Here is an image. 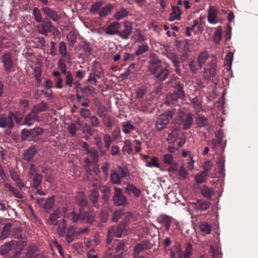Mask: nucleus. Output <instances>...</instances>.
<instances>
[{"label":"nucleus","instance_id":"obj_47","mask_svg":"<svg viewBox=\"0 0 258 258\" xmlns=\"http://www.w3.org/2000/svg\"><path fill=\"white\" fill-rule=\"evenodd\" d=\"M188 173L184 167V166H181L178 169V174L177 178L181 180H185L188 176Z\"/></svg>","mask_w":258,"mask_h":258},{"label":"nucleus","instance_id":"obj_46","mask_svg":"<svg viewBox=\"0 0 258 258\" xmlns=\"http://www.w3.org/2000/svg\"><path fill=\"white\" fill-rule=\"evenodd\" d=\"M222 29L219 26L216 28L213 36V41L215 43H219L222 37Z\"/></svg>","mask_w":258,"mask_h":258},{"label":"nucleus","instance_id":"obj_11","mask_svg":"<svg viewBox=\"0 0 258 258\" xmlns=\"http://www.w3.org/2000/svg\"><path fill=\"white\" fill-rule=\"evenodd\" d=\"M52 24L50 21L43 20L37 26V31L41 34L47 35L52 31Z\"/></svg>","mask_w":258,"mask_h":258},{"label":"nucleus","instance_id":"obj_43","mask_svg":"<svg viewBox=\"0 0 258 258\" xmlns=\"http://www.w3.org/2000/svg\"><path fill=\"white\" fill-rule=\"evenodd\" d=\"M82 93L86 96L94 95L97 94L95 89L91 86H86L81 88Z\"/></svg>","mask_w":258,"mask_h":258},{"label":"nucleus","instance_id":"obj_60","mask_svg":"<svg viewBox=\"0 0 258 258\" xmlns=\"http://www.w3.org/2000/svg\"><path fill=\"white\" fill-rule=\"evenodd\" d=\"M148 45L146 43H144L140 45L138 49L136 51V54L137 55H140L142 54L144 52H146L148 50Z\"/></svg>","mask_w":258,"mask_h":258},{"label":"nucleus","instance_id":"obj_21","mask_svg":"<svg viewBox=\"0 0 258 258\" xmlns=\"http://www.w3.org/2000/svg\"><path fill=\"white\" fill-rule=\"evenodd\" d=\"M12 232L15 238L21 239L23 243H26V239L25 236H23L22 230L19 227L13 226L12 229Z\"/></svg>","mask_w":258,"mask_h":258},{"label":"nucleus","instance_id":"obj_23","mask_svg":"<svg viewBox=\"0 0 258 258\" xmlns=\"http://www.w3.org/2000/svg\"><path fill=\"white\" fill-rule=\"evenodd\" d=\"M181 11L178 6L172 7V12L170 14V16L169 21L170 22L173 21L175 20H179L180 19Z\"/></svg>","mask_w":258,"mask_h":258},{"label":"nucleus","instance_id":"obj_56","mask_svg":"<svg viewBox=\"0 0 258 258\" xmlns=\"http://www.w3.org/2000/svg\"><path fill=\"white\" fill-rule=\"evenodd\" d=\"M33 14L37 22L40 23L42 20V14L38 8H34L33 10Z\"/></svg>","mask_w":258,"mask_h":258},{"label":"nucleus","instance_id":"obj_1","mask_svg":"<svg viewBox=\"0 0 258 258\" xmlns=\"http://www.w3.org/2000/svg\"><path fill=\"white\" fill-rule=\"evenodd\" d=\"M0 60L6 74H8L12 72L16 63V59L13 52H4L0 56Z\"/></svg>","mask_w":258,"mask_h":258},{"label":"nucleus","instance_id":"obj_3","mask_svg":"<svg viewBox=\"0 0 258 258\" xmlns=\"http://www.w3.org/2000/svg\"><path fill=\"white\" fill-rule=\"evenodd\" d=\"M14 114L12 111L9 112L8 116L4 114L0 115V127L8 128V130L6 131L7 134L9 135L11 134V131L14 126Z\"/></svg>","mask_w":258,"mask_h":258},{"label":"nucleus","instance_id":"obj_16","mask_svg":"<svg viewBox=\"0 0 258 258\" xmlns=\"http://www.w3.org/2000/svg\"><path fill=\"white\" fill-rule=\"evenodd\" d=\"M132 216V215L131 213H124L122 210H117L113 213L112 221L114 222H117L119 219L120 218H123L124 217L129 219Z\"/></svg>","mask_w":258,"mask_h":258},{"label":"nucleus","instance_id":"obj_4","mask_svg":"<svg viewBox=\"0 0 258 258\" xmlns=\"http://www.w3.org/2000/svg\"><path fill=\"white\" fill-rule=\"evenodd\" d=\"M173 114L171 112H167L160 114L157 118L156 121V128L157 130L161 131L164 129Z\"/></svg>","mask_w":258,"mask_h":258},{"label":"nucleus","instance_id":"obj_37","mask_svg":"<svg viewBox=\"0 0 258 258\" xmlns=\"http://www.w3.org/2000/svg\"><path fill=\"white\" fill-rule=\"evenodd\" d=\"M113 8V6L111 4H107L102 7L99 12V15L101 17H104L107 16Z\"/></svg>","mask_w":258,"mask_h":258},{"label":"nucleus","instance_id":"obj_6","mask_svg":"<svg viewBox=\"0 0 258 258\" xmlns=\"http://www.w3.org/2000/svg\"><path fill=\"white\" fill-rule=\"evenodd\" d=\"M127 171L126 169L120 166L116 169L112 170L110 175L111 181L112 183L119 184L121 179L126 176Z\"/></svg>","mask_w":258,"mask_h":258},{"label":"nucleus","instance_id":"obj_33","mask_svg":"<svg viewBox=\"0 0 258 258\" xmlns=\"http://www.w3.org/2000/svg\"><path fill=\"white\" fill-rule=\"evenodd\" d=\"M5 187L8 189L9 191H10L13 196L17 198L18 199H22L23 196L22 194L16 188L12 186L9 183H6L5 184Z\"/></svg>","mask_w":258,"mask_h":258},{"label":"nucleus","instance_id":"obj_25","mask_svg":"<svg viewBox=\"0 0 258 258\" xmlns=\"http://www.w3.org/2000/svg\"><path fill=\"white\" fill-rule=\"evenodd\" d=\"M32 109L38 114L40 112L47 110L48 109V106L47 103L42 101L34 105Z\"/></svg>","mask_w":258,"mask_h":258},{"label":"nucleus","instance_id":"obj_36","mask_svg":"<svg viewBox=\"0 0 258 258\" xmlns=\"http://www.w3.org/2000/svg\"><path fill=\"white\" fill-rule=\"evenodd\" d=\"M208 176V173L203 172L197 173L195 176V181L197 184H201L206 181Z\"/></svg>","mask_w":258,"mask_h":258},{"label":"nucleus","instance_id":"obj_38","mask_svg":"<svg viewBox=\"0 0 258 258\" xmlns=\"http://www.w3.org/2000/svg\"><path fill=\"white\" fill-rule=\"evenodd\" d=\"M66 220L63 219L59 223L57 224L58 228L57 229V232L59 236L60 237L63 236L65 233L66 229Z\"/></svg>","mask_w":258,"mask_h":258},{"label":"nucleus","instance_id":"obj_18","mask_svg":"<svg viewBox=\"0 0 258 258\" xmlns=\"http://www.w3.org/2000/svg\"><path fill=\"white\" fill-rule=\"evenodd\" d=\"M10 174L12 179L15 182L16 185L21 190L25 189V185L17 172L14 170H11Z\"/></svg>","mask_w":258,"mask_h":258},{"label":"nucleus","instance_id":"obj_2","mask_svg":"<svg viewBox=\"0 0 258 258\" xmlns=\"http://www.w3.org/2000/svg\"><path fill=\"white\" fill-rule=\"evenodd\" d=\"M149 71L154 75L155 78L159 81L165 80L169 75V71L161 66H150Z\"/></svg>","mask_w":258,"mask_h":258},{"label":"nucleus","instance_id":"obj_44","mask_svg":"<svg viewBox=\"0 0 258 258\" xmlns=\"http://www.w3.org/2000/svg\"><path fill=\"white\" fill-rule=\"evenodd\" d=\"M76 199L79 204L84 206L87 204L88 201L85 194L83 192H79L77 194Z\"/></svg>","mask_w":258,"mask_h":258},{"label":"nucleus","instance_id":"obj_10","mask_svg":"<svg viewBox=\"0 0 258 258\" xmlns=\"http://www.w3.org/2000/svg\"><path fill=\"white\" fill-rule=\"evenodd\" d=\"M124 227L122 225H118L116 228L113 227H110L108 231L107 237V243L111 242L114 236L116 237H121Z\"/></svg>","mask_w":258,"mask_h":258},{"label":"nucleus","instance_id":"obj_62","mask_svg":"<svg viewBox=\"0 0 258 258\" xmlns=\"http://www.w3.org/2000/svg\"><path fill=\"white\" fill-rule=\"evenodd\" d=\"M91 125L92 127H97L100 125V120L95 115H92L90 117Z\"/></svg>","mask_w":258,"mask_h":258},{"label":"nucleus","instance_id":"obj_29","mask_svg":"<svg viewBox=\"0 0 258 258\" xmlns=\"http://www.w3.org/2000/svg\"><path fill=\"white\" fill-rule=\"evenodd\" d=\"M99 198V193L98 191L94 189L91 190V194L89 196L90 201L93 203V206L96 208H99L98 204Z\"/></svg>","mask_w":258,"mask_h":258},{"label":"nucleus","instance_id":"obj_20","mask_svg":"<svg viewBox=\"0 0 258 258\" xmlns=\"http://www.w3.org/2000/svg\"><path fill=\"white\" fill-rule=\"evenodd\" d=\"M217 10L214 6L210 7L208 9V21L210 24H215L217 21L216 18L217 17Z\"/></svg>","mask_w":258,"mask_h":258},{"label":"nucleus","instance_id":"obj_26","mask_svg":"<svg viewBox=\"0 0 258 258\" xmlns=\"http://www.w3.org/2000/svg\"><path fill=\"white\" fill-rule=\"evenodd\" d=\"M78 33L75 31H70L67 35V40L69 45L73 47L77 41Z\"/></svg>","mask_w":258,"mask_h":258},{"label":"nucleus","instance_id":"obj_63","mask_svg":"<svg viewBox=\"0 0 258 258\" xmlns=\"http://www.w3.org/2000/svg\"><path fill=\"white\" fill-rule=\"evenodd\" d=\"M43 133V130L40 127H35L31 129V137L34 138L38 136L41 135Z\"/></svg>","mask_w":258,"mask_h":258},{"label":"nucleus","instance_id":"obj_59","mask_svg":"<svg viewBox=\"0 0 258 258\" xmlns=\"http://www.w3.org/2000/svg\"><path fill=\"white\" fill-rule=\"evenodd\" d=\"M54 204V199L50 197L47 199H45L43 208L46 211L50 210L53 206Z\"/></svg>","mask_w":258,"mask_h":258},{"label":"nucleus","instance_id":"obj_49","mask_svg":"<svg viewBox=\"0 0 258 258\" xmlns=\"http://www.w3.org/2000/svg\"><path fill=\"white\" fill-rule=\"evenodd\" d=\"M163 161L164 163L169 165L177 163V162L174 160L173 156L169 153L165 154L163 155Z\"/></svg>","mask_w":258,"mask_h":258},{"label":"nucleus","instance_id":"obj_17","mask_svg":"<svg viewBox=\"0 0 258 258\" xmlns=\"http://www.w3.org/2000/svg\"><path fill=\"white\" fill-rule=\"evenodd\" d=\"M200 190L201 195L207 199H211L214 194L213 188L206 185L201 186L200 187Z\"/></svg>","mask_w":258,"mask_h":258},{"label":"nucleus","instance_id":"obj_12","mask_svg":"<svg viewBox=\"0 0 258 258\" xmlns=\"http://www.w3.org/2000/svg\"><path fill=\"white\" fill-rule=\"evenodd\" d=\"M123 28L121 31H119V36L123 39H128L133 30L132 24L128 21L123 22Z\"/></svg>","mask_w":258,"mask_h":258},{"label":"nucleus","instance_id":"obj_53","mask_svg":"<svg viewBox=\"0 0 258 258\" xmlns=\"http://www.w3.org/2000/svg\"><path fill=\"white\" fill-rule=\"evenodd\" d=\"M97 114L99 116L103 118H105L109 115L107 113V109L106 107L102 105H100L98 107Z\"/></svg>","mask_w":258,"mask_h":258},{"label":"nucleus","instance_id":"obj_58","mask_svg":"<svg viewBox=\"0 0 258 258\" xmlns=\"http://www.w3.org/2000/svg\"><path fill=\"white\" fill-rule=\"evenodd\" d=\"M144 249H146L144 244H138L134 248V256L137 257L139 254L142 252Z\"/></svg>","mask_w":258,"mask_h":258},{"label":"nucleus","instance_id":"obj_64","mask_svg":"<svg viewBox=\"0 0 258 258\" xmlns=\"http://www.w3.org/2000/svg\"><path fill=\"white\" fill-rule=\"evenodd\" d=\"M213 166V164L211 161L209 160L206 161L203 165V168L204 169V171L203 172L208 173V172L211 170Z\"/></svg>","mask_w":258,"mask_h":258},{"label":"nucleus","instance_id":"obj_28","mask_svg":"<svg viewBox=\"0 0 258 258\" xmlns=\"http://www.w3.org/2000/svg\"><path fill=\"white\" fill-rule=\"evenodd\" d=\"M37 152V149L34 146L29 148L24 153L23 158L28 161H30Z\"/></svg>","mask_w":258,"mask_h":258},{"label":"nucleus","instance_id":"obj_42","mask_svg":"<svg viewBox=\"0 0 258 258\" xmlns=\"http://www.w3.org/2000/svg\"><path fill=\"white\" fill-rule=\"evenodd\" d=\"M14 245L15 242L14 241H11L10 242L5 243L2 246L1 253L2 254H6L9 251L11 250Z\"/></svg>","mask_w":258,"mask_h":258},{"label":"nucleus","instance_id":"obj_41","mask_svg":"<svg viewBox=\"0 0 258 258\" xmlns=\"http://www.w3.org/2000/svg\"><path fill=\"white\" fill-rule=\"evenodd\" d=\"M133 37L136 42H142L146 40L144 34L139 30H136Z\"/></svg>","mask_w":258,"mask_h":258},{"label":"nucleus","instance_id":"obj_27","mask_svg":"<svg viewBox=\"0 0 258 258\" xmlns=\"http://www.w3.org/2000/svg\"><path fill=\"white\" fill-rule=\"evenodd\" d=\"M101 77L102 74L100 72L98 71H94L89 75L88 81L90 83L95 85L97 84V79H100Z\"/></svg>","mask_w":258,"mask_h":258},{"label":"nucleus","instance_id":"obj_35","mask_svg":"<svg viewBox=\"0 0 258 258\" xmlns=\"http://www.w3.org/2000/svg\"><path fill=\"white\" fill-rule=\"evenodd\" d=\"M191 249V246L189 245L188 249L184 253H182L180 246L177 245L176 246V253L179 258H184L185 257H188L190 254V250Z\"/></svg>","mask_w":258,"mask_h":258},{"label":"nucleus","instance_id":"obj_9","mask_svg":"<svg viewBox=\"0 0 258 258\" xmlns=\"http://www.w3.org/2000/svg\"><path fill=\"white\" fill-rule=\"evenodd\" d=\"M114 190V195L112 198L114 204L117 206L125 205L127 203V199L123 195L122 190L115 187Z\"/></svg>","mask_w":258,"mask_h":258},{"label":"nucleus","instance_id":"obj_48","mask_svg":"<svg viewBox=\"0 0 258 258\" xmlns=\"http://www.w3.org/2000/svg\"><path fill=\"white\" fill-rule=\"evenodd\" d=\"M37 251V247L35 246H29L25 255V258H34L36 255V252Z\"/></svg>","mask_w":258,"mask_h":258},{"label":"nucleus","instance_id":"obj_13","mask_svg":"<svg viewBox=\"0 0 258 258\" xmlns=\"http://www.w3.org/2000/svg\"><path fill=\"white\" fill-rule=\"evenodd\" d=\"M120 24L118 22H113L107 27L105 33L110 35H118L119 36Z\"/></svg>","mask_w":258,"mask_h":258},{"label":"nucleus","instance_id":"obj_40","mask_svg":"<svg viewBox=\"0 0 258 258\" xmlns=\"http://www.w3.org/2000/svg\"><path fill=\"white\" fill-rule=\"evenodd\" d=\"M95 213L93 212H90L85 213L81 218L82 221H86V223L92 224L95 221Z\"/></svg>","mask_w":258,"mask_h":258},{"label":"nucleus","instance_id":"obj_31","mask_svg":"<svg viewBox=\"0 0 258 258\" xmlns=\"http://www.w3.org/2000/svg\"><path fill=\"white\" fill-rule=\"evenodd\" d=\"M128 15V12L124 8H120L114 14L113 17L117 20H121L126 17Z\"/></svg>","mask_w":258,"mask_h":258},{"label":"nucleus","instance_id":"obj_45","mask_svg":"<svg viewBox=\"0 0 258 258\" xmlns=\"http://www.w3.org/2000/svg\"><path fill=\"white\" fill-rule=\"evenodd\" d=\"M179 133L177 130H174L172 131L169 135L167 138V140L170 143H172L177 141Z\"/></svg>","mask_w":258,"mask_h":258},{"label":"nucleus","instance_id":"obj_55","mask_svg":"<svg viewBox=\"0 0 258 258\" xmlns=\"http://www.w3.org/2000/svg\"><path fill=\"white\" fill-rule=\"evenodd\" d=\"M33 180V186L37 188L41 182L42 177L40 174L36 173L32 178Z\"/></svg>","mask_w":258,"mask_h":258},{"label":"nucleus","instance_id":"obj_57","mask_svg":"<svg viewBox=\"0 0 258 258\" xmlns=\"http://www.w3.org/2000/svg\"><path fill=\"white\" fill-rule=\"evenodd\" d=\"M89 155V158H91L92 161H96L98 158V151L95 148H91L90 150L87 153Z\"/></svg>","mask_w":258,"mask_h":258},{"label":"nucleus","instance_id":"obj_8","mask_svg":"<svg viewBox=\"0 0 258 258\" xmlns=\"http://www.w3.org/2000/svg\"><path fill=\"white\" fill-rule=\"evenodd\" d=\"M217 73L216 58L213 57L210 63L206 65L204 70V74L205 78L208 79L214 77Z\"/></svg>","mask_w":258,"mask_h":258},{"label":"nucleus","instance_id":"obj_15","mask_svg":"<svg viewBox=\"0 0 258 258\" xmlns=\"http://www.w3.org/2000/svg\"><path fill=\"white\" fill-rule=\"evenodd\" d=\"M41 10L44 16L49 17L53 21H56L59 19V17L57 13L52 9L47 7H44L42 8Z\"/></svg>","mask_w":258,"mask_h":258},{"label":"nucleus","instance_id":"obj_14","mask_svg":"<svg viewBox=\"0 0 258 258\" xmlns=\"http://www.w3.org/2000/svg\"><path fill=\"white\" fill-rule=\"evenodd\" d=\"M35 121H39L38 114L32 109L31 111L25 117L24 124L28 126H31Z\"/></svg>","mask_w":258,"mask_h":258},{"label":"nucleus","instance_id":"obj_50","mask_svg":"<svg viewBox=\"0 0 258 258\" xmlns=\"http://www.w3.org/2000/svg\"><path fill=\"white\" fill-rule=\"evenodd\" d=\"M198 127H202L205 126L208 123V119L203 115H199L196 120Z\"/></svg>","mask_w":258,"mask_h":258},{"label":"nucleus","instance_id":"obj_22","mask_svg":"<svg viewBox=\"0 0 258 258\" xmlns=\"http://www.w3.org/2000/svg\"><path fill=\"white\" fill-rule=\"evenodd\" d=\"M12 229V225L11 223H8L5 225L2 230L0 231V239H5L8 238L10 235L11 230Z\"/></svg>","mask_w":258,"mask_h":258},{"label":"nucleus","instance_id":"obj_34","mask_svg":"<svg viewBox=\"0 0 258 258\" xmlns=\"http://www.w3.org/2000/svg\"><path fill=\"white\" fill-rule=\"evenodd\" d=\"M122 132L125 134H128L135 130L134 125L131 123L130 121L123 122L122 123Z\"/></svg>","mask_w":258,"mask_h":258},{"label":"nucleus","instance_id":"obj_30","mask_svg":"<svg viewBox=\"0 0 258 258\" xmlns=\"http://www.w3.org/2000/svg\"><path fill=\"white\" fill-rule=\"evenodd\" d=\"M59 213L58 211H54L51 213L47 220V223L50 225H56L58 224L57 219L59 218Z\"/></svg>","mask_w":258,"mask_h":258},{"label":"nucleus","instance_id":"obj_51","mask_svg":"<svg viewBox=\"0 0 258 258\" xmlns=\"http://www.w3.org/2000/svg\"><path fill=\"white\" fill-rule=\"evenodd\" d=\"M200 229L206 234H209L211 231V226L206 222H201L199 225Z\"/></svg>","mask_w":258,"mask_h":258},{"label":"nucleus","instance_id":"obj_54","mask_svg":"<svg viewBox=\"0 0 258 258\" xmlns=\"http://www.w3.org/2000/svg\"><path fill=\"white\" fill-rule=\"evenodd\" d=\"M145 163L146 166L149 167H152L154 166L157 168H159L160 167V164L158 162V158L156 157L152 158L150 161H145Z\"/></svg>","mask_w":258,"mask_h":258},{"label":"nucleus","instance_id":"obj_5","mask_svg":"<svg viewBox=\"0 0 258 258\" xmlns=\"http://www.w3.org/2000/svg\"><path fill=\"white\" fill-rule=\"evenodd\" d=\"M192 122L193 119L191 114H185L183 112L180 113L176 120L177 123L181 125L182 128L184 130L189 128Z\"/></svg>","mask_w":258,"mask_h":258},{"label":"nucleus","instance_id":"obj_32","mask_svg":"<svg viewBox=\"0 0 258 258\" xmlns=\"http://www.w3.org/2000/svg\"><path fill=\"white\" fill-rule=\"evenodd\" d=\"M126 191L128 194L133 193L136 198H139L141 195V190L133 184H127L125 188Z\"/></svg>","mask_w":258,"mask_h":258},{"label":"nucleus","instance_id":"obj_61","mask_svg":"<svg viewBox=\"0 0 258 258\" xmlns=\"http://www.w3.org/2000/svg\"><path fill=\"white\" fill-rule=\"evenodd\" d=\"M171 221V218L168 216L164 217L161 220V223L164 225L166 230H168L169 229Z\"/></svg>","mask_w":258,"mask_h":258},{"label":"nucleus","instance_id":"obj_24","mask_svg":"<svg viewBox=\"0 0 258 258\" xmlns=\"http://www.w3.org/2000/svg\"><path fill=\"white\" fill-rule=\"evenodd\" d=\"M209 58V54L207 51L201 52L198 57V66L201 69L204 66L207 59Z\"/></svg>","mask_w":258,"mask_h":258},{"label":"nucleus","instance_id":"obj_7","mask_svg":"<svg viewBox=\"0 0 258 258\" xmlns=\"http://www.w3.org/2000/svg\"><path fill=\"white\" fill-rule=\"evenodd\" d=\"M75 51L80 57H87L91 54V49L87 43L81 41L76 46Z\"/></svg>","mask_w":258,"mask_h":258},{"label":"nucleus","instance_id":"obj_39","mask_svg":"<svg viewBox=\"0 0 258 258\" xmlns=\"http://www.w3.org/2000/svg\"><path fill=\"white\" fill-rule=\"evenodd\" d=\"M174 93L178 98H181L184 97V92L183 87L179 82L177 83L176 85L174 86Z\"/></svg>","mask_w":258,"mask_h":258},{"label":"nucleus","instance_id":"obj_52","mask_svg":"<svg viewBox=\"0 0 258 258\" xmlns=\"http://www.w3.org/2000/svg\"><path fill=\"white\" fill-rule=\"evenodd\" d=\"M58 50L60 55L62 57H65L67 55V45L65 42L61 41L59 44Z\"/></svg>","mask_w":258,"mask_h":258},{"label":"nucleus","instance_id":"obj_19","mask_svg":"<svg viewBox=\"0 0 258 258\" xmlns=\"http://www.w3.org/2000/svg\"><path fill=\"white\" fill-rule=\"evenodd\" d=\"M195 208L200 211H205L208 209L211 205V203L204 200H198L194 203Z\"/></svg>","mask_w":258,"mask_h":258}]
</instances>
